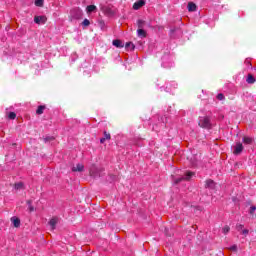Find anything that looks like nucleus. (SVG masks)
<instances>
[{
  "label": "nucleus",
  "instance_id": "1",
  "mask_svg": "<svg viewBox=\"0 0 256 256\" xmlns=\"http://www.w3.org/2000/svg\"><path fill=\"white\" fill-rule=\"evenodd\" d=\"M83 19V10L79 8H74L70 12V21H79Z\"/></svg>",
  "mask_w": 256,
  "mask_h": 256
},
{
  "label": "nucleus",
  "instance_id": "2",
  "mask_svg": "<svg viewBox=\"0 0 256 256\" xmlns=\"http://www.w3.org/2000/svg\"><path fill=\"white\" fill-rule=\"evenodd\" d=\"M198 125L202 127V129H209L211 127V120L209 117H204L199 121Z\"/></svg>",
  "mask_w": 256,
  "mask_h": 256
},
{
  "label": "nucleus",
  "instance_id": "3",
  "mask_svg": "<svg viewBox=\"0 0 256 256\" xmlns=\"http://www.w3.org/2000/svg\"><path fill=\"white\" fill-rule=\"evenodd\" d=\"M73 173H83L85 171V166L81 163L76 164V166H72Z\"/></svg>",
  "mask_w": 256,
  "mask_h": 256
},
{
  "label": "nucleus",
  "instance_id": "4",
  "mask_svg": "<svg viewBox=\"0 0 256 256\" xmlns=\"http://www.w3.org/2000/svg\"><path fill=\"white\" fill-rule=\"evenodd\" d=\"M34 22L37 25H43V24L47 23V17H45V16H36L34 18Z\"/></svg>",
  "mask_w": 256,
  "mask_h": 256
},
{
  "label": "nucleus",
  "instance_id": "5",
  "mask_svg": "<svg viewBox=\"0 0 256 256\" xmlns=\"http://www.w3.org/2000/svg\"><path fill=\"white\" fill-rule=\"evenodd\" d=\"M243 151V144L241 142L236 143L234 147V155H239Z\"/></svg>",
  "mask_w": 256,
  "mask_h": 256
},
{
  "label": "nucleus",
  "instance_id": "6",
  "mask_svg": "<svg viewBox=\"0 0 256 256\" xmlns=\"http://www.w3.org/2000/svg\"><path fill=\"white\" fill-rule=\"evenodd\" d=\"M144 5H145V0H139V1L134 3L133 9L135 11H138V9H141V7H143Z\"/></svg>",
  "mask_w": 256,
  "mask_h": 256
},
{
  "label": "nucleus",
  "instance_id": "7",
  "mask_svg": "<svg viewBox=\"0 0 256 256\" xmlns=\"http://www.w3.org/2000/svg\"><path fill=\"white\" fill-rule=\"evenodd\" d=\"M206 189H213L215 187V182L211 179L205 181Z\"/></svg>",
  "mask_w": 256,
  "mask_h": 256
},
{
  "label": "nucleus",
  "instance_id": "8",
  "mask_svg": "<svg viewBox=\"0 0 256 256\" xmlns=\"http://www.w3.org/2000/svg\"><path fill=\"white\" fill-rule=\"evenodd\" d=\"M137 35L138 37H140L141 39H145V37H147V32L145 30H143V28H139L137 30Z\"/></svg>",
  "mask_w": 256,
  "mask_h": 256
},
{
  "label": "nucleus",
  "instance_id": "9",
  "mask_svg": "<svg viewBox=\"0 0 256 256\" xmlns=\"http://www.w3.org/2000/svg\"><path fill=\"white\" fill-rule=\"evenodd\" d=\"M111 140V134L104 131V137L100 139V143H105V141Z\"/></svg>",
  "mask_w": 256,
  "mask_h": 256
},
{
  "label": "nucleus",
  "instance_id": "10",
  "mask_svg": "<svg viewBox=\"0 0 256 256\" xmlns=\"http://www.w3.org/2000/svg\"><path fill=\"white\" fill-rule=\"evenodd\" d=\"M11 221H12L14 227H16V228L21 227V220L19 218L12 217Z\"/></svg>",
  "mask_w": 256,
  "mask_h": 256
},
{
  "label": "nucleus",
  "instance_id": "11",
  "mask_svg": "<svg viewBox=\"0 0 256 256\" xmlns=\"http://www.w3.org/2000/svg\"><path fill=\"white\" fill-rule=\"evenodd\" d=\"M112 44L114 45V47H117L118 49H121L124 47L123 42H121V40H113Z\"/></svg>",
  "mask_w": 256,
  "mask_h": 256
},
{
  "label": "nucleus",
  "instance_id": "12",
  "mask_svg": "<svg viewBox=\"0 0 256 256\" xmlns=\"http://www.w3.org/2000/svg\"><path fill=\"white\" fill-rule=\"evenodd\" d=\"M45 109H47V106H45V105L38 106V108L36 110V114L37 115H43V111H45Z\"/></svg>",
  "mask_w": 256,
  "mask_h": 256
},
{
  "label": "nucleus",
  "instance_id": "13",
  "mask_svg": "<svg viewBox=\"0 0 256 256\" xmlns=\"http://www.w3.org/2000/svg\"><path fill=\"white\" fill-rule=\"evenodd\" d=\"M196 10H197V5H195V3H193V2H190L188 4V11L193 12V11H196Z\"/></svg>",
  "mask_w": 256,
  "mask_h": 256
},
{
  "label": "nucleus",
  "instance_id": "14",
  "mask_svg": "<svg viewBox=\"0 0 256 256\" xmlns=\"http://www.w3.org/2000/svg\"><path fill=\"white\" fill-rule=\"evenodd\" d=\"M243 143H244L245 145H251V144L253 143V138H250V137L245 136V137L243 138Z\"/></svg>",
  "mask_w": 256,
  "mask_h": 256
},
{
  "label": "nucleus",
  "instance_id": "15",
  "mask_svg": "<svg viewBox=\"0 0 256 256\" xmlns=\"http://www.w3.org/2000/svg\"><path fill=\"white\" fill-rule=\"evenodd\" d=\"M57 221L58 219L57 218H52L50 221H49V225L52 229H55V227L57 226Z\"/></svg>",
  "mask_w": 256,
  "mask_h": 256
},
{
  "label": "nucleus",
  "instance_id": "16",
  "mask_svg": "<svg viewBox=\"0 0 256 256\" xmlns=\"http://www.w3.org/2000/svg\"><path fill=\"white\" fill-rule=\"evenodd\" d=\"M195 175L194 172L188 171L186 172V176L184 178L185 181H191V177H193Z\"/></svg>",
  "mask_w": 256,
  "mask_h": 256
},
{
  "label": "nucleus",
  "instance_id": "17",
  "mask_svg": "<svg viewBox=\"0 0 256 256\" xmlns=\"http://www.w3.org/2000/svg\"><path fill=\"white\" fill-rule=\"evenodd\" d=\"M246 82L249 83L250 85H253V83H255V77H253V75L249 74Z\"/></svg>",
  "mask_w": 256,
  "mask_h": 256
},
{
  "label": "nucleus",
  "instance_id": "18",
  "mask_svg": "<svg viewBox=\"0 0 256 256\" xmlns=\"http://www.w3.org/2000/svg\"><path fill=\"white\" fill-rule=\"evenodd\" d=\"M96 10H97V6H95V5L87 6V12L88 13H93V11H96Z\"/></svg>",
  "mask_w": 256,
  "mask_h": 256
},
{
  "label": "nucleus",
  "instance_id": "19",
  "mask_svg": "<svg viewBox=\"0 0 256 256\" xmlns=\"http://www.w3.org/2000/svg\"><path fill=\"white\" fill-rule=\"evenodd\" d=\"M14 189H16L17 191L23 189V182H18L14 184Z\"/></svg>",
  "mask_w": 256,
  "mask_h": 256
},
{
  "label": "nucleus",
  "instance_id": "20",
  "mask_svg": "<svg viewBox=\"0 0 256 256\" xmlns=\"http://www.w3.org/2000/svg\"><path fill=\"white\" fill-rule=\"evenodd\" d=\"M137 25L139 29H143L145 27V21L143 20H138Z\"/></svg>",
  "mask_w": 256,
  "mask_h": 256
},
{
  "label": "nucleus",
  "instance_id": "21",
  "mask_svg": "<svg viewBox=\"0 0 256 256\" xmlns=\"http://www.w3.org/2000/svg\"><path fill=\"white\" fill-rule=\"evenodd\" d=\"M126 49H135V45L131 42H127L126 45H125Z\"/></svg>",
  "mask_w": 256,
  "mask_h": 256
},
{
  "label": "nucleus",
  "instance_id": "22",
  "mask_svg": "<svg viewBox=\"0 0 256 256\" xmlns=\"http://www.w3.org/2000/svg\"><path fill=\"white\" fill-rule=\"evenodd\" d=\"M82 25L83 27H89V25H91V22L89 21V19H84Z\"/></svg>",
  "mask_w": 256,
  "mask_h": 256
},
{
  "label": "nucleus",
  "instance_id": "23",
  "mask_svg": "<svg viewBox=\"0 0 256 256\" xmlns=\"http://www.w3.org/2000/svg\"><path fill=\"white\" fill-rule=\"evenodd\" d=\"M16 117H17V114L15 113V112H9V114H8V118L9 119H16Z\"/></svg>",
  "mask_w": 256,
  "mask_h": 256
},
{
  "label": "nucleus",
  "instance_id": "24",
  "mask_svg": "<svg viewBox=\"0 0 256 256\" xmlns=\"http://www.w3.org/2000/svg\"><path fill=\"white\" fill-rule=\"evenodd\" d=\"M35 6L36 7H43V0H36L35 1Z\"/></svg>",
  "mask_w": 256,
  "mask_h": 256
},
{
  "label": "nucleus",
  "instance_id": "25",
  "mask_svg": "<svg viewBox=\"0 0 256 256\" xmlns=\"http://www.w3.org/2000/svg\"><path fill=\"white\" fill-rule=\"evenodd\" d=\"M103 11H104V13H107L108 15H113V11H111V9H109V8H101Z\"/></svg>",
  "mask_w": 256,
  "mask_h": 256
},
{
  "label": "nucleus",
  "instance_id": "26",
  "mask_svg": "<svg viewBox=\"0 0 256 256\" xmlns=\"http://www.w3.org/2000/svg\"><path fill=\"white\" fill-rule=\"evenodd\" d=\"M255 211H256V206H251L249 211L250 215H254Z\"/></svg>",
  "mask_w": 256,
  "mask_h": 256
},
{
  "label": "nucleus",
  "instance_id": "27",
  "mask_svg": "<svg viewBox=\"0 0 256 256\" xmlns=\"http://www.w3.org/2000/svg\"><path fill=\"white\" fill-rule=\"evenodd\" d=\"M231 231V228L229 226H224L223 233L226 235V233H229Z\"/></svg>",
  "mask_w": 256,
  "mask_h": 256
},
{
  "label": "nucleus",
  "instance_id": "28",
  "mask_svg": "<svg viewBox=\"0 0 256 256\" xmlns=\"http://www.w3.org/2000/svg\"><path fill=\"white\" fill-rule=\"evenodd\" d=\"M184 180H185V178L181 177V178L174 180V183H175V185H177V184L181 183V181H184Z\"/></svg>",
  "mask_w": 256,
  "mask_h": 256
},
{
  "label": "nucleus",
  "instance_id": "29",
  "mask_svg": "<svg viewBox=\"0 0 256 256\" xmlns=\"http://www.w3.org/2000/svg\"><path fill=\"white\" fill-rule=\"evenodd\" d=\"M55 139L54 137H46L44 141L47 143V141H53Z\"/></svg>",
  "mask_w": 256,
  "mask_h": 256
},
{
  "label": "nucleus",
  "instance_id": "30",
  "mask_svg": "<svg viewBox=\"0 0 256 256\" xmlns=\"http://www.w3.org/2000/svg\"><path fill=\"white\" fill-rule=\"evenodd\" d=\"M231 251H237V245H233L232 247H230Z\"/></svg>",
  "mask_w": 256,
  "mask_h": 256
},
{
  "label": "nucleus",
  "instance_id": "31",
  "mask_svg": "<svg viewBox=\"0 0 256 256\" xmlns=\"http://www.w3.org/2000/svg\"><path fill=\"white\" fill-rule=\"evenodd\" d=\"M29 211H30V212L35 211V208H34L33 206H31V205H30V206H29Z\"/></svg>",
  "mask_w": 256,
  "mask_h": 256
},
{
  "label": "nucleus",
  "instance_id": "32",
  "mask_svg": "<svg viewBox=\"0 0 256 256\" xmlns=\"http://www.w3.org/2000/svg\"><path fill=\"white\" fill-rule=\"evenodd\" d=\"M237 229H238V231L243 229V225H241V224L237 225Z\"/></svg>",
  "mask_w": 256,
  "mask_h": 256
},
{
  "label": "nucleus",
  "instance_id": "33",
  "mask_svg": "<svg viewBox=\"0 0 256 256\" xmlns=\"http://www.w3.org/2000/svg\"><path fill=\"white\" fill-rule=\"evenodd\" d=\"M242 233H243L244 235H247V233H249V230L244 229V230L242 231Z\"/></svg>",
  "mask_w": 256,
  "mask_h": 256
},
{
  "label": "nucleus",
  "instance_id": "34",
  "mask_svg": "<svg viewBox=\"0 0 256 256\" xmlns=\"http://www.w3.org/2000/svg\"><path fill=\"white\" fill-rule=\"evenodd\" d=\"M217 97H223V94H222V93H219V94L217 95Z\"/></svg>",
  "mask_w": 256,
  "mask_h": 256
},
{
  "label": "nucleus",
  "instance_id": "35",
  "mask_svg": "<svg viewBox=\"0 0 256 256\" xmlns=\"http://www.w3.org/2000/svg\"><path fill=\"white\" fill-rule=\"evenodd\" d=\"M27 203H28V205H31V200H28Z\"/></svg>",
  "mask_w": 256,
  "mask_h": 256
},
{
  "label": "nucleus",
  "instance_id": "36",
  "mask_svg": "<svg viewBox=\"0 0 256 256\" xmlns=\"http://www.w3.org/2000/svg\"><path fill=\"white\" fill-rule=\"evenodd\" d=\"M218 99H219L220 101H223V97H219Z\"/></svg>",
  "mask_w": 256,
  "mask_h": 256
}]
</instances>
